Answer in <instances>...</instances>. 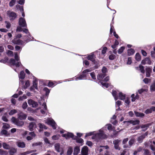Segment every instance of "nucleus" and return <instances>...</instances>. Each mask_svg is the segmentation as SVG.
<instances>
[{"mask_svg":"<svg viewBox=\"0 0 155 155\" xmlns=\"http://www.w3.org/2000/svg\"><path fill=\"white\" fill-rule=\"evenodd\" d=\"M14 58V59L13 58L10 59V63L13 66H15L17 68H18L20 65H22L17 53H15Z\"/></svg>","mask_w":155,"mask_h":155,"instance_id":"obj_1","label":"nucleus"},{"mask_svg":"<svg viewBox=\"0 0 155 155\" xmlns=\"http://www.w3.org/2000/svg\"><path fill=\"white\" fill-rule=\"evenodd\" d=\"M18 25L19 26L17 27L16 31H22V28L27 27V25L25 19L21 17H20L18 20Z\"/></svg>","mask_w":155,"mask_h":155,"instance_id":"obj_2","label":"nucleus"},{"mask_svg":"<svg viewBox=\"0 0 155 155\" xmlns=\"http://www.w3.org/2000/svg\"><path fill=\"white\" fill-rule=\"evenodd\" d=\"M22 31L26 34H28L27 35L24 36L23 37V39H24L25 41L27 43L34 39L33 37L30 35L28 29L25 28L24 29H22Z\"/></svg>","mask_w":155,"mask_h":155,"instance_id":"obj_3","label":"nucleus"},{"mask_svg":"<svg viewBox=\"0 0 155 155\" xmlns=\"http://www.w3.org/2000/svg\"><path fill=\"white\" fill-rule=\"evenodd\" d=\"M104 127L102 128L99 130L98 133L96 134V136L99 139H105L107 138V135L105 134L104 132Z\"/></svg>","mask_w":155,"mask_h":155,"instance_id":"obj_4","label":"nucleus"},{"mask_svg":"<svg viewBox=\"0 0 155 155\" xmlns=\"http://www.w3.org/2000/svg\"><path fill=\"white\" fill-rule=\"evenodd\" d=\"M91 70L90 69H86L84 70L81 73V74L78 76V79L79 80L86 79L87 73L91 72Z\"/></svg>","mask_w":155,"mask_h":155,"instance_id":"obj_5","label":"nucleus"},{"mask_svg":"<svg viewBox=\"0 0 155 155\" xmlns=\"http://www.w3.org/2000/svg\"><path fill=\"white\" fill-rule=\"evenodd\" d=\"M11 120L13 124L19 127H22L24 124L23 121L20 120L19 119H16L14 117L12 118Z\"/></svg>","mask_w":155,"mask_h":155,"instance_id":"obj_6","label":"nucleus"},{"mask_svg":"<svg viewBox=\"0 0 155 155\" xmlns=\"http://www.w3.org/2000/svg\"><path fill=\"white\" fill-rule=\"evenodd\" d=\"M7 14L9 17L10 20L11 21H13L15 19L17 16L15 12L10 11H7Z\"/></svg>","mask_w":155,"mask_h":155,"instance_id":"obj_7","label":"nucleus"},{"mask_svg":"<svg viewBox=\"0 0 155 155\" xmlns=\"http://www.w3.org/2000/svg\"><path fill=\"white\" fill-rule=\"evenodd\" d=\"M25 74L24 71H21L18 75V77L19 78V84L23 85L24 84V82L22 80L25 78Z\"/></svg>","mask_w":155,"mask_h":155,"instance_id":"obj_8","label":"nucleus"},{"mask_svg":"<svg viewBox=\"0 0 155 155\" xmlns=\"http://www.w3.org/2000/svg\"><path fill=\"white\" fill-rule=\"evenodd\" d=\"M28 105L31 107L36 108L38 106V104L37 102H36L31 99L28 100Z\"/></svg>","mask_w":155,"mask_h":155,"instance_id":"obj_9","label":"nucleus"},{"mask_svg":"<svg viewBox=\"0 0 155 155\" xmlns=\"http://www.w3.org/2000/svg\"><path fill=\"white\" fill-rule=\"evenodd\" d=\"M47 123L49 125H51L54 129L56 128V124L53 120L50 119L47 120Z\"/></svg>","mask_w":155,"mask_h":155,"instance_id":"obj_10","label":"nucleus"},{"mask_svg":"<svg viewBox=\"0 0 155 155\" xmlns=\"http://www.w3.org/2000/svg\"><path fill=\"white\" fill-rule=\"evenodd\" d=\"M62 136L65 137L66 139H68L69 138H71L73 139H74V134L71 133L67 132L66 134H63L62 135ZM76 137V136H75V138Z\"/></svg>","mask_w":155,"mask_h":155,"instance_id":"obj_11","label":"nucleus"},{"mask_svg":"<svg viewBox=\"0 0 155 155\" xmlns=\"http://www.w3.org/2000/svg\"><path fill=\"white\" fill-rule=\"evenodd\" d=\"M81 155H88V149L87 146H84L82 148L81 151Z\"/></svg>","mask_w":155,"mask_h":155,"instance_id":"obj_12","label":"nucleus"},{"mask_svg":"<svg viewBox=\"0 0 155 155\" xmlns=\"http://www.w3.org/2000/svg\"><path fill=\"white\" fill-rule=\"evenodd\" d=\"M120 141V140L118 139L113 141V143L114 145V147L116 149L120 150V147H119V143Z\"/></svg>","mask_w":155,"mask_h":155,"instance_id":"obj_13","label":"nucleus"},{"mask_svg":"<svg viewBox=\"0 0 155 155\" xmlns=\"http://www.w3.org/2000/svg\"><path fill=\"white\" fill-rule=\"evenodd\" d=\"M54 148L56 151L58 152L61 151L63 152V148L61 147L60 144L59 143H56L54 145Z\"/></svg>","mask_w":155,"mask_h":155,"instance_id":"obj_14","label":"nucleus"},{"mask_svg":"<svg viewBox=\"0 0 155 155\" xmlns=\"http://www.w3.org/2000/svg\"><path fill=\"white\" fill-rule=\"evenodd\" d=\"M141 63L143 65L145 64L150 65L151 64L152 61L149 58H146L142 60Z\"/></svg>","mask_w":155,"mask_h":155,"instance_id":"obj_15","label":"nucleus"},{"mask_svg":"<svg viewBox=\"0 0 155 155\" xmlns=\"http://www.w3.org/2000/svg\"><path fill=\"white\" fill-rule=\"evenodd\" d=\"M12 42L15 44L18 45H22L23 46H24L25 45V42L20 39L16 40L14 39L13 40Z\"/></svg>","mask_w":155,"mask_h":155,"instance_id":"obj_16","label":"nucleus"},{"mask_svg":"<svg viewBox=\"0 0 155 155\" xmlns=\"http://www.w3.org/2000/svg\"><path fill=\"white\" fill-rule=\"evenodd\" d=\"M18 116L19 119L21 120H25L27 117V115L26 114L23 113L22 112H20L18 114Z\"/></svg>","mask_w":155,"mask_h":155,"instance_id":"obj_17","label":"nucleus"},{"mask_svg":"<svg viewBox=\"0 0 155 155\" xmlns=\"http://www.w3.org/2000/svg\"><path fill=\"white\" fill-rule=\"evenodd\" d=\"M124 123H129L130 124H132L133 125H135L137 124H138L140 123V121L138 120H130L128 121H124Z\"/></svg>","mask_w":155,"mask_h":155,"instance_id":"obj_18","label":"nucleus"},{"mask_svg":"<svg viewBox=\"0 0 155 155\" xmlns=\"http://www.w3.org/2000/svg\"><path fill=\"white\" fill-rule=\"evenodd\" d=\"M33 85L35 88L37 90L38 89V80L37 78L33 76Z\"/></svg>","mask_w":155,"mask_h":155,"instance_id":"obj_19","label":"nucleus"},{"mask_svg":"<svg viewBox=\"0 0 155 155\" xmlns=\"http://www.w3.org/2000/svg\"><path fill=\"white\" fill-rule=\"evenodd\" d=\"M35 125L36 124L34 122H31L30 123L28 126L29 130L31 131H33L34 128H35Z\"/></svg>","mask_w":155,"mask_h":155,"instance_id":"obj_20","label":"nucleus"},{"mask_svg":"<svg viewBox=\"0 0 155 155\" xmlns=\"http://www.w3.org/2000/svg\"><path fill=\"white\" fill-rule=\"evenodd\" d=\"M29 135L28 136L26 137V139L28 140H31L35 136V134L33 132H29Z\"/></svg>","mask_w":155,"mask_h":155,"instance_id":"obj_21","label":"nucleus"},{"mask_svg":"<svg viewBox=\"0 0 155 155\" xmlns=\"http://www.w3.org/2000/svg\"><path fill=\"white\" fill-rule=\"evenodd\" d=\"M106 76V74L102 73L98 74L97 76V78L99 81H102L103 78Z\"/></svg>","mask_w":155,"mask_h":155,"instance_id":"obj_22","label":"nucleus"},{"mask_svg":"<svg viewBox=\"0 0 155 155\" xmlns=\"http://www.w3.org/2000/svg\"><path fill=\"white\" fill-rule=\"evenodd\" d=\"M94 53V52L91 53V55H88L87 58L88 60L93 62L95 61Z\"/></svg>","mask_w":155,"mask_h":155,"instance_id":"obj_23","label":"nucleus"},{"mask_svg":"<svg viewBox=\"0 0 155 155\" xmlns=\"http://www.w3.org/2000/svg\"><path fill=\"white\" fill-rule=\"evenodd\" d=\"M80 148L79 146H75L74 150L73 155H77L80 152Z\"/></svg>","mask_w":155,"mask_h":155,"instance_id":"obj_24","label":"nucleus"},{"mask_svg":"<svg viewBox=\"0 0 155 155\" xmlns=\"http://www.w3.org/2000/svg\"><path fill=\"white\" fill-rule=\"evenodd\" d=\"M146 75L147 77H149L150 76V73L152 71V68L150 67L146 68Z\"/></svg>","mask_w":155,"mask_h":155,"instance_id":"obj_25","label":"nucleus"},{"mask_svg":"<svg viewBox=\"0 0 155 155\" xmlns=\"http://www.w3.org/2000/svg\"><path fill=\"white\" fill-rule=\"evenodd\" d=\"M96 82L98 84L101 85L103 87H105L106 88H108L109 86V85L108 84L106 83H103L102 81H99L97 82V81Z\"/></svg>","mask_w":155,"mask_h":155,"instance_id":"obj_26","label":"nucleus"},{"mask_svg":"<svg viewBox=\"0 0 155 155\" xmlns=\"http://www.w3.org/2000/svg\"><path fill=\"white\" fill-rule=\"evenodd\" d=\"M17 144L18 147L21 148H24L25 146V143L23 142H17Z\"/></svg>","mask_w":155,"mask_h":155,"instance_id":"obj_27","label":"nucleus"},{"mask_svg":"<svg viewBox=\"0 0 155 155\" xmlns=\"http://www.w3.org/2000/svg\"><path fill=\"white\" fill-rule=\"evenodd\" d=\"M73 151V148L71 146H69L68 147L67 152V155H71Z\"/></svg>","mask_w":155,"mask_h":155,"instance_id":"obj_28","label":"nucleus"},{"mask_svg":"<svg viewBox=\"0 0 155 155\" xmlns=\"http://www.w3.org/2000/svg\"><path fill=\"white\" fill-rule=\"evenodd\" d=\"M112 94L114 98L115 101L117 100L118 98L117 92L116 91L113 90Z\"/></svg>","mask_w":155,"mask_h":155,"instance_id":"obj_29","label":"nucleus"},{"mask_svg":"<svg viewBox=\"0 0 155 155\" xmlns=\"http://www.w3.org/2000/svg\"><path fill=\"white\" fill-rule=\"evenodd\" d=\"M126 97V95L123 94L122 92H119L118 94L119 98L121 100H124L125 99Z\"/></svg>","mask_w":155,"mask_h":155,"instance_id":"obj_30","label":"nucleus"},{"mask_svg":"<svg viewBox=\"0 0 155 155\" xmlns=\"http://www.w3.org/2000/svg\"><path fill=\"white\" fill-rule=\"evenodd\" d=\"M135 53V51L134 49L130 48L127 50V53L129 56L133 55Z\"/></svg>","mask_w":155,"mask_h":155,"instance_id":"obj_31","label":"nucleus"},{"mask_svg":"<svg viewBox=\"0 0 155 155\" xmlns=\"http://www.w3.org/2000/svg\"><path fill=\"white\" fill-rule=\"evenodd\" d=\"M145 138V135H142L139 136L137 138V140L140 143H142L143 140Z\"/></svg>","mask_w":155,"mask_h":155,"instance_id":"obj_32","label":"nucleus"},{"mask_svg":"<svg viewBox=\"0 0 155 155\" xmlns=\"http://www.w3.org/2000/svg\"><path fill=\"white\" fill-rule=\"evenodd\" d=\"M135 115L137 117H142L144 116V114L142 113H139L137 111H135Z\"/></svg>","mask_w":155,"mask_h":155,"instance_id":"obj_33","label":"nucleus"},{"mask_svg":"<svg viewBox=\"0 0 155 155\" xmlns=\"http://www.w3.org/2000/svg\"><path fill=\"white\" fill-rule=\"evenodd\" d=\"M2 145L3 148L5 149L9 150L10 149V146L8 144L5 143H2Z\"/></svg>","mask_w":155,"mask_h":155,"instance_id":"obj_34","label":"nucleus"},{"mask_svg":"<svg viewBox=\"0 0 155 155\" xmlns=\"http://www.w3.org/2000/svg\"><path fill=\"white\" fill-rule=\"evenodd\" d=\"M43 91L45 92L46 96H48L50 92V90L47 87H45L43 89Z\"/></svg>","mask_w":155,"mask_h":155,"instance_id":"obj_35","label":"nucleus"},{"mask_svg":"<svg viewBox=\"0 0 155 155\" xmlns=\"http://www.w3.org/2000/svg\"><path fill=\"white\" fill-rule=\"evenodd\" d=\"M135 58L136 60L138 61L140 60L141 59V56L139 53H137L136 54L135 56Z\"/></svg>","mask_w":155,"mask_h":155,"instance_id":"obj_36","label":"nucleus"},{"mask_svg":"<svg viewBox=\"0 0 155 155\" xmlns=\"http://www.w3.org/2000/svg\"><path fill=\"white\" fill-rule=\"evenodd\" d=\"M119 42L117 40H115L114 44V45H111V47L113 49H115L116 48L117 45H119Z\"/></svg>","mask_w":155,"mask_h":155,"instance_id":"obj_37","label":"nucleus"},{"mask_svg":"<svg viewBox=\"0 0 155 155\" xmlns=\"http://www.w3.org/2000/svg\"><path fill=\"white\" fill-rule=\"evenodd\" d=\"M44 140L46 144H48V146L49 147H51V143L49 141L47 137H45L44 139Z\"/></svg>","mask_w":155,"mask_h":155,"instance_id":"obj_38","label":"nucleus"},{"mask_svg":"<svg viewBox=\"0 0 155 155\" xmlns=\"http://www.w3.org/2000/svg\"><path fill=\"white\" fill-rule=\"evenodd\" d=\"M38 125L40 129H47V127L44 124L41 123H39Z\"/></svg>","mask_w":155,"mask_h":155,"instance_id":"obj_39","label":"nucleus"},{"mask_svg":"<svg viewBox=\"0 0 155 155\" xmlns=\"http://www.w3.org/2000/svg\"><path fill=\"white\" fill-rule=\"evenodd\" d=\"M107 127V129L110 131L113 130V127L112 126V125L110 124H106L105 127H104V128L105 127Z\"/></svg>","mask_w":155,"mask_h":155,"instance_id":"obj_40","label":"nucleus"},{"mask_svg":"<svg viewBox=\"0 0 155 155\" xmlns=\"http://www.w3.org/2000/svg\"><path fill=\"white\" fill-rule=\"evenodd\" d=\"M144 155H150V153L149 150L147 149H144Z\"/></svg>","mask_w":155,"mask_h":155,"instance_id":"obj_41","label":"nucleus"},{"mask_svg":"<svg viewBox=\"0 0 155 155\" xmlns=\"http://www.w3.org/2000/svg\"><path fill=\"white\" fill-rule=\"evenodd\" d=\"M17 151L14 148L11 149L9 151V153L11 154H13Z\"/></svg>","mask_w":155,"mask_h":155,"instance_id":"obj_42","label":"nucleus"},{"mask_svg":"<svg viewBox=\"0 0 155 155\" xmlns=\"http://www.w3.org/2000/svg\"><path fill=\"white\" fill-rule=\"evenodd\" d=\"M124 49L125 48L124 47H121L118 50V54H121V53H122L123 52Z\"/></svg>","mask_w":155,"mask_h":155,"instance_id":"obj_43","label":"nucleus"},{"mask_svg":"<svg viewBox=\"0 0 155 155\" xmlns=\"http://www.w3.org/2000/svg\"><path fill=\"white\" fill-rule=\"evenodd\" d=\"M140 68V70L142 73H145V70H144V67L143 66L140 65L139 67Z\"/></svg>","mask_w":155,"mask_h":155,"instance_id":"obj_44","label":"nucleus"},{"mask_svg":"<svg viewBox=\"0 0 155 155\" xmlns=\"http://www.w3.org/2000/svg\"><path fill=\"white\" fill-rule=\"evenodd\" d=\"M16 2V0H11L9 3V6L12 7L15 4Z\"/></svg>","mask_w":155,"mask_h":155,"instance_id":"obj_45","label":"nucleus"},{"mask_svg":"<svg viewBox=\"0 0 155 155\" xmlns=\"http://www.w3.org/2000/svg\"><path fill=\"white\" fill-rule=\"evenodd\" d=\"M17 112L16 110L15 109L12 110L9 112V114L10 115H12Z\"/></svg>","mask_w":155,"mask_h":155,"instance_id":"obj_46","label":"nucleus"},{"mask_svg":"<svg viewBox=\"0 0 155 155\" xmlns=\"http://www.w3.org/2000/svg\"><path fill=\"white\" fill-rule=\"evenodd\" d=\"M5 23L6 24V27L8 29L10 28L11 26V24L8 21H5Z\"/></svg>","mask_w":155,"mask_h":155,"instance_id":"obj_47","label":"nucleus"},{"mask_svg":"<svg viewBox=\"0 0 155 155\" xmlns=\"http://www.w3.org/2000/svg\"><path fill=\"white\" fill-rule=\"evenodd\" d=\"M30 86V81L29 80L26 81L25 85V89L27 88Z\"/></svg>","mask_w":155,"mask_h":155,"instance_id":"obj_48","label":"nucleus"},{"mask_svg":"<svg viewBox=\"0 0 155 155\" xmlns=\"http://www.w3.org/2000/svg\"><path fill=\"white\" fill-rule=\"evenodd\" d=\"M150 90L152 91H155V83H153L151 85Z\"/></svg>","mask_w":155,"mask_h":155,"instance_id":"obj_49","label":"nucleus"},{"mask_svg":"<svg viewBox=\"0 0 155 155\" xmlns=\"http://www.w3.org/2000/svg\"><path fill=\"white\" fill-rule=\"evenodd\" d=\"M90 74L93 79L95 80L96 79L95 74L94 72L91 73Z\"/></svg>","mask_w":155,"mask_h":155,"instance_id":"obj_50","label":"nucleus"},{"mask_svg":"<svg viewBox=\"0 0 155 155\" xmlns=\"http://www.w3.org/2000/svg\"><path fill=\"white\" fill-rule=\"evenodd\" d=\"M102 73L106 74V73L107 72V68L105 67H103L102 69Z\"/></svg>","mask_w":155,"mask_h":155,"instance_id":"obj_51","label":"nucleus"},{"mask_svg":"<svg viewBox=\"0 0 155 155\" xmlns=\"http://www.w3.org/2000/svg\"><path fill=\"white\" fill-rule=\"evenodd\" d=\"M129 145L130 147L134 143V140L133 139H131L128 142Z\"/></svg>","mask_w":155,"mask_h":155,"instance_id":"obj_52","label":"nucleus"},{"mask_svg":"<svg viewBox=\"0 0 155 155\" xmlns=\"http://www.w3.org/2000/svg\"><path fill=\"white\" fill-rule=\"evenodd\" d=\"M152 112V109L151 108V107L149 109H147L145 112V113L146 114H150Z\"/></svg>","mask_w":155,"mask_h":155,"instance_id":"obj_53","label":"nucleus"},{"mask_svg":"<svg viewBox=\"0 0 155 155\" xmlns=\"http://www.w3.org/2000/svg\"><path fill=\"white\" fill-rule=\"evenodd\" d=\"M8 61V58H5L4 59H2L0 60V62L5 64Z\"/></svg>","mask_w":155,"mask_h":155,"instance_id":"obj_54","label":"nucleus"},{"mask_svg":"<svg viewBox=\"0 0 155 155\" xmlns=\"http://www.w3.org/2000/svg\"><path fill=\"white\" fill-rule=\"evenodd\" d=\"M27 107L28 105L27 102H24L22 105V108L24 109H25L27 108Z\"/></svg>","mask_w":155,"mask_h":155,"instance_id":"obj_55","label":"nucleus"},{"mask_svg":"<svg viewBox=\"0 0 155 155\" xmlns=\"http://www.w3.org/2000/svg\"><path fill=\"white\" fill-rule=\"evenodd\" d=\"M7 152L6 151H4L2 149H0V155H6Z\"/></svg>","mask_w":155,"mask_h":155,"instance_id":"obj_56","label":"nucleus"},{"mask_svg":"<svg viewBox=\"0 0 155 155\" xmlns=\"http://www.w3.org/2000/svg\"><path fill=\"white\" fill-rule=\"evenodd\" d=\"M116 56L115 55L112 54L109 55V58L110 60H113L115 58Z\"/></svg>","mask_w":155,"mask_h":155,"instance_id":"obj_57","label":"nucleus"},{"mask_svg":"<svg viewBox=\"0 0 155 155\" xmlns=\"http://www.w3.org/2000/svg\"><path fill=\"white\" fill-rule=\"evenodd\" d=\"M107 50V48L106 47H104L102 51V54H104L106 52Z\"/></svg>","mask_w":155,"mask_h":155,"instance_id":"obj_58","label":"nucleus"},{"mask_svg":"<svg viewBox=\"0 0 155 155\" xmlns=\"http://www.w3.org/2000/svg\"><path fill=\"white\" fill-rule=\"evenodd\" d=\"M149 126V125L148 124H145L144 125H142L141 126V127L142 129H147Z\"/></svg>","mask_w":155,"mask_h":155,"instance_id":"obj_59","label":"nucleus"},{"mask_svg":"<svg viewBox=\"0 0 155 155\" xmlns=\"http://www.w3.org/2000/svg\"><path fill=\"white\" fill-rule=\"evenodd\" d=\"M94 132H90L86 134L85 137H86L88 136H91L93 134Z\"/></svg>","mask_w":155,"mask_h":155,"instance_id":"obj_60","label":"nucleus"},{"mask_svg":"<svg viewBox=\"0 0 155 155\" xmlns=\"http://www.w3.org/2000/svg\"><path fill=\"white\" fill-rule=\"evenodd\" d=\"M52 140H57L59 139V136L58 135H54L52 137Z\"/></svg>","mask_w":155,"mask_h":155,"instance_id":"obj_61","label":"nucleus"},{"mask_svg":"<svg viewBox=\"0 0 155 155\" xmlns=\"http://www.w3.org/2000/svg\"><path fill=\"white\" fill-rule=\"evenodd\" d=\"M124 101L125 103L127 105H129L130 103V99L128 98H127Z\"/></svg>","mask_w":155,"mask_h":155,"instance_id":"obj_62","label":"nucleus"},{"mask_svg":"<svg viewBox=\"0 0 155 155\" xmlns=\"http://www.w3.org/2000/svg\"><path fill=\"white\" fill-rule=\"evenodd\" d=\"M150 149L153 151V154L155 155V147H154L152 144H150Z\"/></svg>","mask_w":155,"mask_h":155,"instance_id":"obj_63","label":"nucleus"},{"mask_svg":"<svg viewBox=\"0 0 155 155\" xmlns=\"http://www.w3.org/2000/svg\"><path fill=\"white\" fill-rule=\"evenodd\" d=\"M131 97L132 98L131 101L132 102H134L136 99H137L135 97V95L134 94H132Z\"/></svg>","mask_w":155,"mask_h":155,"instance_id":"obj_64","label":"nucleus"}]
</instances>
